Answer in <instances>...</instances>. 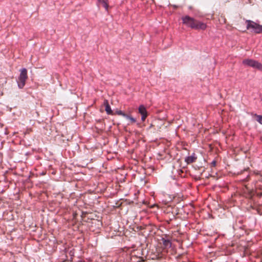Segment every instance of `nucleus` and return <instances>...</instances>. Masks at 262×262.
Masks as SVG:
<instances>
[{"instance_id":"14","label":"nucleus","mask_w":262,"mask_h":262,"mask_svg":"<svg viewBox=\"0 0 262 262\" xmlns=\"http://www.w3.org/2000/svg\"><path fill=\"white\" fill-rule=\"evenodd\" d=\"M216 161H213L211 162V166H215V165H216Z\"/></svg>"},{"instance_id":"13","label":"nucleus","mask_w":262,"mask_h":262,"mask_svg":"<svg viewBox=\"0 0 262 262\" xmlns=\"http://www.w3.org/2000/svg\"><path fill=\"white\" fill-rule=\"evenodd\" d=\"M142 115V118H141L142 120L143 121H144L145 120V119L147 117V114H144V115Z\"/></svg>"},{"instance_id":"9","label":"nucleus","mask_w":262,"mask_h":262,"mask_svg":"<svg viewBox=\"0 0 262 262\" xmlns=\"http://www.w3.org/2000/svg\"><path fill=\"white\" fill-rule=\"evenodd\" d=\"M139 112L141 115L147 114L146 108L143 105H140L139 106Z\"/></svg>"},{"instance_id":"10","label":"nucleus","mask_w":262,"mask_h":262,"mask_svg":"<svg viewBox=\"0 0 262 262\" xmlns=\"http://www.w3.org/2000/svg\"><path fill=\"white\" fill-rule=\"evenodd\" d=\"M99 3H101L102 6L107 9L108 8L107 0H98Z\"/></svg>"},{"instance_id":"6","label":"nucleus","mask_w":262,"mask_h":262,"mask_svg":"<svg viewBox=\"0 0 262 262\" xmlns=\"http://www.w3.org/2000/svg\"><path fill=\"white\" fill-rule=\"evenodd\" d=\"M251 116L255 118V120L260 124L262 125V116L258 115L256 114L251 113Z\"/></svg>"},{"instance_id":"7","label":"nucleus","mask_w":262,"mask_h":262,"mask_svg":"<svg viewBox=\"0 0 262 262\" xmlns=\"http://www.w3.org/2000/svg\"><path fill=\"white\" fill-rule=\"evenodd\" d=\"M162 241H163V246L165 248H170V247H171V242H170V241L169 240L165 239L163 238L162 239Z\"/></svg>"},{"instance_id":"4","label":"nucleus","mask_w":262,"mask_h":262,"mask_svg":"<svg viewBox=\"0 0 262 262\" xmlns=\"http://www.w3.org/2000/svg\"><path fill=\"white\" fill-rule=\"evenodd\" d=\"M243 64L245 66L252 67L262 71V64L251 59H246L243 60Z\"/></svg>"},{"instance_id":"2","label":"nucleus","mask_w":262,"mask_h":262,"mask_svg":"<svg viewBox=\"0 0 262 262\" xmlns=\"http://www.w3.org/2000/svg\"><path fill=\"white\" fill-rule=\"evenodd\" d=\"M20 74L17 80L18 86L19 89H23L25 84L26 80L28 79L27 70L25 68L19 70Z\"/></svg>"},{"instance_id":"12","label":"nucleus","mask_w":262,"mask_h":262,"mask_svg":"<svg viewBox=\"0 0 262 262\" xmlns=\"http://www.w3.org/2000/svg\"><path fill=\"white\" fill-rule=\"evenodd\" d=\"M117 114L119 115H121V116H123V117H125L127 115V114L124 113L123 112H122L121 111H119L118 112H117Z\"/></svg>"},{"instance_id":"5","label":"nucleus","mask_w":262,"mask_h":262,"mask_svg":"<svg viewBox=\"0 0 262 262\" xmlns=\"http://www.w3.org/2000/svg\"><path fill=\"white\" fill-rule=\"evenodd\" d=\"M104 105L105 106V110L107 114L112 115L113 112L111 110V106L109 105L108 100H105L104 101Z\"/></svg>"},{"instance_id":"1","label":"nucleus","mask_w":262,"mask_h":262,"mask_svg":"<svg viewBox=\"0 0 262 262\" xmlns=\"http://www.w3.org/2000/svg\"><path fill=\"white\" fill-rule=\"evenodd\" d=\"M182 20L184 24L192 29L205 30L206 28L205 24L196 20L189 16L183 17Z\"/></svg>"},{"instance_id":"3","label":"nucleus","mask_w":262,"mask_h":262,"mask_svg":"<svg viewBox=\"0 0 262 262\" xmlns=\"http://www.w3.org/2000/svg\"><path fill=\"white\" fill-rule=\"evenodd\" d=\"M246 23L247 24V29L248 30L251 29L252 31L255 33H262V25H260L250 20H247Z\"/></svg>"},{"instance_id":"15","label":"nucleus","mask_w":262,"mask_h":262,"mask_svg":"<svg viewBox=\"0 0 262 262\" xmlns=\"http://www.w3.org/2000/svg\"><path fill=\"white\" fill-rule=\"evenodd\" d=\"M249 180V176L247 177L246 181H248Z\"/></svg>"},{"instance_id":"11","label":"nucleus","mask_w":262,"mask_h":262,"mask_svg":"<svg viewBox=\"0 0 262 262\" xmlns=\"http://www.w3.org/2000/svg\"><path fill=\"white\" fill-rule=\"evenodd\" d=\"M125 118L128 119L131 122V123H135L136 122V119L128 115H126Z\"/></svg>"},{"instance_id":"8","label":"nucleus","mask_w":262,"mask_h":262,"mask_svg":"<svg viewBox=\"0 0 262 262\" xmlns=\"http://www.w3.org/2000/svg\"><path fill=\"white\" fill-rule=\"evenodd\" d=\"M196 160V158L193 156H188L186 158L185 161L188 164H190L194 162Z\"/></svg>"}]
</instances>
